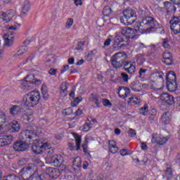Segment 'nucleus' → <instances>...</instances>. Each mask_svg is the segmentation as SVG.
Returning a JSON list of instances; mask_svg holds the SVG:
<instances>
[{"instance_id": "nucleus-1", "label": "nucleus", "mask_w": 180, "mask_h": 180, "mask_svg": "<svg viewBox=\"0 0 180 180\" xmlns=\"http://www.w3.org/2000/svg\"><path fill=\"white\" fill-rule=\"evenodd\" d=\"M157 25V21L152 17H146L142 19V22H136L134 25V29L126 27L122 28L119 32L116 34L115 43L119 46L120 43L131 39L137 40L140 37V34L144 33H150L151 29H154Z\"/></svg>"}, {"instance_id": "nucleus-2", "label": "nucleus", "mask_w": 180, "mask_h": 180, "mask_svg": "<svg viewBox=\"0 0 180 180\" xmlns=\"http://www.w3.org/2000/svg\"><path fill=\"white\" fill-rule=\"evenodd\" d=\"M38 138L37 133L29 129L21 131L20 134V139H29L30 143H33L32 150L34 154H41L43 151L50 148V144L40 142L37 140Z\"/></svg>"}, {"instance_id": "nucleus-3", "label": "nucleus", "mask_w": 180, "mask_h": 180, "mask_svg": "<svg viewBox=\"0 0 180 180\" xmlns=\"http://www.w3.org/2000/svg\"><path fill=\"white\" fill-rule=\"evenodd\" d=\"M41 99V96L40 95V91L33 90L25 95L22 103L23 105L27 106V108H34V106L39 105Z\"/></svg>"}, {"instance_id": "nucleus-4", "label": "nucleus", "mask_w": 180, "mask_h": 180, "mask_svg": "<svg viewBox=\"0 0 180 180\" xmlns=\"http://www.w3.org/2000/svg\"><path fill=\"white\" fill-rule=\"evenodd\" d=\"M137 20L136 11L131 8L123 11V16L120 18V22L123 25H133Z\"/></svg>"}, {"instance_id": "nucleus-5", "label": "nucleus", "mask_w": 180, "mask_h": 180, "mask_svg": "<svg viewBox=\"0 0 180 180\" xmlns=\"http://www.w3.org/2000/svg\"><path fill=\"white\" fill-rule=\"evenodd\" d=\"M48 154V161L49 164H53L54 167H61L64 159L60 155H54V149L49 145V148H46Z\"/></svg>"}, {"instance_id": "nucleus-6", "label": "nucleus", "mask_w": 180, "mask_h": 180, "mask_svg": "<svg viewBox=\"0 0 180 180\" xmlns=\"http://www.w3.org/2000/svg\"><path fill=\"white\" fill-rule=\"evenodd\" d=\"M167 87L170 92H175L176 91V75L175 72L171 71L166 75Z\"/></svg>"}, {"instance_id": "nucleus-7", "label": "nucleus", "mask_w": 180, "mask_h": 180, "mask_svg": "<svg viewBox=\"0 0 180 180\" xmlns=\"http://www.w3.org/2000/svg\"><path fill=\"white\" fill-rule=\"evenodd\" d=\"M36 171H37V167L34 165H31L30 166L22 168L20 172V176L24 180H29Z\"/></svg>"}, {"instance_id": "nucleus-8", "label": "nucleus", "mask_w": 180, "mask_h": 180, "mask_svg": "<svg viewBox=\"0 0 180 180\" xmlns=\"http://www.w3.org/2000/svg\"><path fill=\"white\" fill-rule=\"evenodd\" d=\"M170 29L174 33L178 34L180 33V18L177 17H173L170 20Z\"/></svg>"}, {"instance_id": "nucleus-9", "label": "nucleus", "mask_w": 180, "mask_h": 180, "mask_svg": "<svg viewBox=\"0 0 180 180\" xmlns=\"http://www.w3.org/2000/svg\"><path fill=\"white\" fill-rule=\"evenodd\" d=\"M30 142H25L23 141H18L13 145L15 151H26L30 147Z\"/></svg>"}, {"instance_id": "nucleus-10", "label": "nucleus", "mask_w": 180, "mask_h": 180, "mask_svg": "<svg viewBox=\"0 0 180 180\" xmlns=\"http://www.w3.org/2000/svg\"><path fill=\"white\" fill-rule=\"evenodd\" d=\"M169 140V136L154 134L152 136V143H157L160 146L165 144Z\"/></svg>"}, {"instance_id": "nucleus-11", "label": "nucleus", "mask_w": 180, "mask_h": 180, "mask_svg": "<svg viewBox=\"0 0 180 180\" xmlns=\"http://www.w3.org/2000/svg\"><path fill=\"white\" fill-rule=\"evenodd\" d=\"M6 129L9 133H18L20 130V124L14 120L6 125Z\"/></svg>"}, {"instance_id": "nucleus-12", "label": "nucleus", "mask_w": 180, "mask_h": 180, "mask_svg": "<svg viewBox=\"0 0 180 180\" xmlns=\"http://www.w3.org/2000/svg\"><path fill=\"white\" fill-rule=\"evenodd\" d=\"M4 47H12L15 41L13 34L6 33L3 36Z\"/></svg>"}, {"instance_id": "nucleus-13", "label": "nucleus", "mask_w": 180, "mask_h": 180, "mask_svg": "<svg viewBox=\"0 0 180 180\" xmlns=\"http://www.w3.org/2000/svg\"><path fill=\"white\" fill-rule=\"evenodd\" d=\"M13 141V137L11 135L1 134L0 135V147H5V146H9L12 144Z\"/></svg>"}, {"instance_id": "nucleus-14", "label": "nucleus", "mask_w": 180, "mask_h": 180, "mask_svg": "<svg viewBox=\"0 0 180 180\" xmlns=\"http://www.w3.org/2000/svg\"><path fill=\"white\" fill-rule=\"evenodd\" d=\"M30 1L27 0H24L21 4H20V8H21V11L20 13L22 16H26L27 15V13H29V11H30Z\"/></svg>"}, {"instance_id": "nucleus-15", "label": "nucleus", "mask_w": 180, "mask_h": 180, "mask_svg": "<svg viewBox=\"0 0 180 180\" xmlns=\"http://www.w3.org/2000/svg\"><path fill=\"white\" fill-rule=\"evenodd\" d=\"M10 115L14 117L19 116L23 112V108L21 105H13L9 109Z\"/></svg>"}, {"instance_id": "nucleus-16", "label": "nucleus", "mask_w": 180, "mask_h": 180, "mask_svg": "<svg viewBox=\"0 0 180 180\" xmlns=\"http://www.w3.org/2000/svg\"><path fill=\"white\" fill-rule=\"evenodd\" d=\"M23 79L30 85H32V84L34 85H40V84H41V80L37 79L33 74L27 75Z\"/></svg>"}, {"instance_id": "nucleus-17", "label": "nucleus", "mask_w": 180, "mask_h": 180, "mask_svg": "<svg viewBox=\"0 0 180 180\" xmlns=\"http://www.w3.org/2000/svg\"><path fill=\"white\" fill-rule=\"evenodd\" d=\"M21 120L24 122V123L33 122V110L30 109L27 110L25 113H24L21 117Z\"/></svg>"}, {"instance_id": "nucleus-18", "label": "nucleus", "mask_w": 180, "mask_h": 180, "mask_svg": "<svg viewBox=\"0 0 180 180\" xmlns=\"http://www.w3.org/2000/svg\"><path fill=\"white\" fill-rule=\"evenodd\" d=\"M160 101L167 105H172L174 103V96L169 94L165 93L160 96Z\"/></svg>"}, {"instance_id": "nucleus-19", "label": "nucleus", "mask_w": 180, "mask_h": 180, "mask_svg": "<svg viewBox=\"0 0 180 180\" xmlns=\"http://www.w3.org/2000/svg\"><path fill=\"white\" fill-rule=\"evenodd\" d=\"M20 89L24 93L28 92V91L33 89V86L23 79L20 81Z\"/></svg>"}, {"instance_id": "nucleus-20", "label": "nucleus", "mask_w": 180, "mask_h": 180, "mask_svg": "<svg viewBox=\"0 0 180 180\" xmlns=\"http://www.w3.org/2000/svg\"><path fill=\"white\" fill-rule=\"evenodd\" d=\"M124 70L128 74H134L136 72V63L127 62L124 65Z\"/></svg>"}, {"instance_id": "nucleus-21", "label": "nucleus", "mask_w": 180, "mask_h": 180, "mask_svg": "<svg viewBox=\"0 0 180 180\" xmlns=\"http://www.w3.org/2000/svg\"><path fill=\"white\" fill-rule=\"evenodd\" d=\"M46 174L50 176V178H53V179H56L60 176V172L58 169L53 167H49L46 169Z\"/></svg>"}, {"instance_id": "nucleus-22", "label": "nucleus", "mask_w": 180, "mask_h": 180, "mask_svg": "<svg viewBox=\"0 0 180 180\" xmlns=\"http://www.w3.org/2000/svg\"><path fill=\"white\" fill-rule=\"evenodd\" d=\"M118 95L120 98H123L124 99L127 98L130 95V89L124 86L120 87Z\"/></svg>"}, {"instance_id": "nucleus-23", "label": "nucleus", "mask_w": 180, "mask_h": 180, "mask_svg": "<svg viewBox=\"0 0 180 180\" xmlns=\"http://www.w3.org/2000/svg\"><path fill=\"white\" fill-rule=\"evenodd\" d=\"M127 58V55L124 52H119L114 55L112 60H115L116 61L124 63Z\"/></svg>"}, {"instance_id": "nucleus-24", "label": "nucleus", "mask_w": 180, "mask_h": 180, "mask_svg": "<svg viewBox=\"0 0 180 180\" xmlns=\"http://www.w3.org/2000/svg\"><path fill=\"white\" fill-rule=\"evenodd\" d=\"M108 148L109 152L112 153V154H116L119 151V147H117V143L116 141L112 140L108 142Z\"/></svg>"}, {"instance_id": "nucleus-25", "label": "nucleus", "mask_w": 180, "mask_h": 180, "mask_svg": "<svg viewBox=\"0 0 180 180\" xmlns=\"http://www.w3.org/2000/svg\"><path fill=\"white\" fill-rule=\"evenodd\" d=\"M130 88L134 92H140L141 91V83L139 81H135L131 83Z\"/></svg>"}, {"instance_id": "nucleus-26", "label": "nucleus", "mask_w": 180, "mask_h": 180, "mask_svg": "<svg viewBox=\"0 0 180 180\" xmlns=\"http://www.w3.org/2000/svg\"><path fill=\"white\" fill-rule=\"evenodd\" d=\"M72 136L75 140L76 143V151H78L81 148V142L82 141V139H81V136L77 135L76 133H73Z\"/></svg>"}, {"instance_id": "nucleus-27", "label": "nucleus", "mask_w": 180, "mask_h": 180, "mask_svg": "<svg viewBox=\"0 0 180 180\" xmlns=\"http://www.w3.org/2000/svg\"><path fill=\"white\" fill-rule=\"evenodd\" d=\"M162 75L164 73L162 72H154L150 75V79L153 81H157V79H160V81H163Z\"/></svg>"}, {"instance_id": "nucleus-28", "label": "nucleus", "mask_w": 180, "mask_h": 180, "mask_svg": "<svg viewBox=\"0 0 180 180\" xmlns=\"http://www.w3.org/2000/svg\"><path fill=\"white\" fill-rule=\"evenodd\" d=\"M161 121L164 124H168L171 122V113L165 112L162 115Z\"/></svg>"}, {"instance_id": "nucleus-29", "label": "nucleus", "mask_w": 180, "mask_h": 180, "mask_svg": "<svg viewBox=\"0 0 180 180\" xmlns=\"http://www.w3.org/2000/svg\"><path fill=\"white\" fill-rule=\"evenodd\" d=\"M164 6L166 8L167 12H171L172 9H174V11H176V8H175V6L172 4H171V2L169 1L164 2Z\"/></svg>"}, {"instance_id": "nucleus-30", "label": "nucleus", "mask_w": 180, "mask_h": 180, "mask_svg": "<svg viewBox=\"0 0 180 180\" xmlns=\"http://www.w3.org/2000/svg\"><path fill=\"white\" fill-rule=\"evenodd\" d=\"M27 50H28L27 46H20L18 51H17V53H15V56H22V54H25V53H27Z\"/></svg>"}, {"instance_id": "nucleus-31", "label": "nucleus", "mask_w": 180, "mask_h": 180, "mask_svg": "<svg viewBox=\"0 0 180 180\" xmlns=\"http://www.w3.org/2000/svg\"><path fill=\"white\" fill-rule=\"evenodd\" d=\"M5 123H6V115L4 113L0 114V130H2Z\"/></svg>"}, {"instance_id": "nucleus-32", "label": "nucleus", "mask_w": 180, "mask_h": 180, "mask_svg": "<svg viewBox=\"0 0 180 180\" xmlns=\"http://www.w3.org/2000/svg\"><path fill=\"white\" fill-rule=\"evenodd\" d=\"M111 64L114 68H120L123 65V62L111 59Z\"/></svg>"}, {"instance_id": "nucleus-33", "label": "nucleus", "mask_w": 180, "mask_h": 180, "mask_svg": "<svg viewBox=\"0 0 180 180\" xmlns=\"http://www.w3.org/2000/svg\"><path fill=\"white\" fill-rule=\"evenodd\" d=\"M67 83L64 82L60 85V94L63 96H67Z\"/></svg>"}, {"instance_id": "nucleus-34", "label": "nucleus", "mask_w": 180, "mask_h": 180, "mask_svg": "<svg viewBox=\"0 0 180 180\" xmlns=\"http://www.w3.org/2000/svg\"><path fill=\"white\" fill-rule=\"evenodd\" d=\"M20 26H22L21 24L14 22L13 25L7 26L6 29H8V30H19V29H20Z\"/></svg>"}, {"instance_id": "nucleus-35", "label": "nucleus", "mask_w": 180, "mask_h": 180, "mask_svg": "<svg viewBox=\"0 0 180 180\" xmlns=\"http://www.w3.org/2000/svg\"><path fill=\"white\" fill-rule=\"evenodd\" d=\"M82 102V97L79 96L75 98L72 102H71V106L73 108H75L76 106H78V104Z\"/></svg>"}, {"instance_id": "nucleus-36", "label": "nucleus", "mask_w": 180, "mask_h": 180, "mask_svg": "<svg viewBox=\"0 0 180 180\" xmlns=\"http://www.w3.org/2000/svg\"><path fill=\"white\" fill-rule=\"evenodd\" d=\"M111 14L112 8H110V7L108 6H105L103 10V15H104V16H110Z\"/></svg>"}, {"instance_id": "nucleus-37", "label": "nucleus", "mask_w": 180, "mask_h": 180, "mask_svg": "<svg viewBox=\"0 0 180 180\" xmlns=\"http://www.w3.org/2000/svg\"><path fill=\"white\" fill-rule=\"evenodd\" d=\"M82 164V161L81 160V158L76 157L73 161L74 167H77V168H81Z\"/></svg>"}, {"instance_id": "nucleus-38", "label": "nucleus", "mask_w": 180, "mask_h": 180, "mask_svg": "<svg viewBox=\"0 0 180 180\" xmlns=\"http://www.w3.org/2000/svg\"><path fill=\"white\" fill-rule=\"evenodd\" d=\"M129 103H131L132 105H139V103H140V99L136 97V96H134L129 98Z\"/></svg>"}, {"instance_id": "nucleus-39", "label": "nucleus", "mask_w": 180, "mask_h": 180, "mask_svg": "<svg viewBox=\"0 0 180 180\" xmlns=\"http://www.w3.org/2000/svg\"><path fill=\"white\" fill-rule=\"evenodd\" d=\"M62 115H63V116H70V115H72V108H68L63 109L62 110Z\"/></svg>"}, {"instance_id": "nucleus-40", "label": "nucleus", "mask_w": 180, "mask_h": 180, "mask_svg": "<svg viewBox=\"0 0 180 180\" xmlns=\"http://www.w3.org/2000/svg\"><path fill=\"white\" fill-rule=\"evenodd\" d=\"M139 112H140L141 115L146 116L148 113V106L145 105L143 108L139 109Z\"/></svg>"}, {"instance_id": "nucleus-41", "label": "nucleus", "mask_w": 180, "mask_h": 180, "mask_svg": "<svg viewBox=\"0 0 180 180\" xmlns=\"http://www.w3.org/2000/svg\"><path fill=\"white\" fill-rule=\"evenodd\" d=\"M1 16L3 18L4 22H10L12 19V16L8 15L6 13H2Z\"/></svg>"}, {"instance_id": "nucleus-42", "label": "nucleus", "mask_w": 180, "mask_h": 180, "mask_svg": "<svg viewBox=\"0 0 180 180\" xmlns=\"http://www.w3.org/2000/svg\"><path fill=\"white\" fill-rule=\"evenodd\" d=\"M120 155L124 157L125 155H130L131 154V151L129 150L128 149H122L120 150Z\"/></svg>"}, {"instance_id": "nucleus-43", "label": "nucleus", "mask_w": 180, "mask_h": 180, "mask_svg": "<svg viewBox=\"0 0 180 180\" xmlns=\"http://www.w3.org/2000/svg\"><path fill=\"white\" fill-rule=\"evenodd\" d=\"M166 176L167 177V180H170L172 178V169L171 168H167L166 169Z\"/></svg>"}, {"instance_id": "nucleus-44", "label": "nucleus", "mask_w": 180, "mask_h": 180, "mask_svg": "<svg viewBox=\"0 0 180 180\" xmlns=\"http://www.w3.org/2000/svg\"><path fill=\"white\" fill-rule=\"evenodd\" d=\"M72 25H74V19L72 18H69L68 19L67 22H66V28L67 29H70Z\"/></svg>"}, {"instance_id": "nucleus-45", "label": "nucleus", "mask_w": 180, "mask_h": 180, "mask_svg": "<svg viewBox=\"0 0 180 180\" xmlns=\"http://www.w3.org/2000/svg\"><path fill=\"white\" fill-rule=\"evenodd\" d=\"M163 63L166 64V65H172V56L167 58L166 59L162 60Z\"/></svg>"}, {"instance_id": "nucleus-46", "label": "nucleus", "mask_w": 180, "mask_h": 180, "mask_svg": "<svg viewBox=\"0 0 180 180\" xmlns=\"http://www.w3.org/2000/svg\"><path fill=\"white\" fill-rule=\"evenodd\" d=\"M84 46H85V41H81L78 42L77 47L76 48V50H83Z\"/></svg>"}, {"instance_id": "nucleus-47", "label": "nucleus", "mask_w": 180, "mask_h": 180, "mask_svg": "<svg viewBox=\"0 0 180 180\" xmlns=\"http://www.w3.org/2000/svg\"><path fill=\"white\" fill-rule=\"evenodd\" d=\"M162 46H163L164 49H169V47H171V46L169 45V42L167 39H163Z\"/></svg>"}, {"instance_id": "nucleus-48", "label": "nucleus", "mask_w": 180, "mask_h": 180, "mask_svg": "<svg viewBox=\"0 0 180 180\" xmlns=\"http://www.w3.org/2000/svg\"><path fill=\"white\" fill-rule=\"evenodd\" d=\"M70 70V65H65L62 67V69L60 70V74H65Z\"/></svg>"}, {"instance_id": "nucleus-49", "label": "nucleus", "mask_w": 180, "mask_h": 180, "mask_svg": "<svg viewBox=\"0 0 180 180\" xmlns=\"http://www.w3.org/2000/svg\"><path fill=\"white\" fill-rule=\"evenodd\" d=\"M65 179L67 180H75V176H74V174L68 173L66 176H65Z\"/></svg>"}, {"instance_id": "nucleus-50", "label": "nucleus", "mask_w": 180, "mask_h": 180, "mask_svg": "<svg viewBox=\"0 0 180 180\" xmlns=\"http://www.w3.org/2000/svg\"><path fill=\"white\" fill-rule=\"evenodd\" d=\"M90 129H91V125H89V124H85L83 126L82 131L86 132V131H89Z\"/></svg>"}, {"instance_id": "nucleus-51", "label": "nucleus", "mask_w": 180, "mask_h": 180, "mask_svg": "<svg viewBox=\"0 0 180 180\" xmlns=\"http://www.w3.org/2000/svg\"><path fill=\"white\" fill-rule=\"evenodd\" d=\"M103 106H108V107H110L112 106V103H110V101L108 99H104L103 100Z\"/></svg>"}, {"instance_id": "nucleus-52", "label": "nucleus", "mask_w": 180, "mask_h": 180, "mask_svg": "<svg viewBox=\"0 0 180 180\" xmlns=\"http://www.w3.org/2000/svg\"><path fill=\"white\" fill-rule=\"evenodd\" d=\"M48 72H49V75L56 76V75H57V69L51 68V69L49 70Z\"/></svg>"}, {"instance_id": "nucleus-53", "label": "nucleus", "mask_w": 180, "mask_h": 180, "mask_svg": "<svg viewBox=\"0 0 180 180\" xmlns=\"http://www.w3.org/2000/svg\"><path fill=\"white\" fill-rule=\"evenodd\" d=\"M170 57H172V56H171V53H169V52H165L162 54V58H163L162 60H166L167 58H170Z\"/></svg>"}, {"instance_id": "nucleus-54", "label": "nucleus", "mask_w": 180, "mask_h": 180, "mask_svg": "<svg viewBox=\"0 0 180 180\" xmlns=\"http://www.w3.org/2000/svg\"><path fill=\"white\" fill-rule=\"evenodd\" d=\"M146 72H147L146 69H140L139 70V77L141 78L142 77H144Z\"/></svg>"}, {"instance_id": "nucleus-55", "label": "nucleus", "mask_w": 180, "mask_h": 180, "mask_svg": "<svg viewBox=\"0 0 180 180\" xmlns=\"http://www.w3.org/2000/svg\"><path fill=\"white\" fill-rule=\"evenodd\" d=\"M121 76L124 82H127V81H129V75H127V74L122 73Z\"/></svg>"}, {"instance_id": "nucleus-56", "label": "nucleus", "mask_w": 180, "mask_h": 180, "mask_svg": "<svg viewBox=\"0 0 180 180\" xmlns=\"http://www.w3.org/2000/svg\"><path fill=\"white\" fill-rule=\"evenodd\" d=\"M68 147L70 151H74V150H75V146L74 145V143L70 142L68 143Z\"/></svg>"}, {"instance_id": "nucleus-57", "label": "nucleus", "mask_w": 180, "mask_h": 180, "mask_svg": "<svg viewBox=\"0 0 180 180\" xmlns=\"http://www.w3.org/2000/svg\"><path fill=\"white\" fill-rule=\"evenodd\" d=\"M43 99L44 101H47L50 98V96L49 95V93L46 91L45 93H42Z\"/></svg>"}, {"instance_id": "nucleus-58", "label": "nucleus", "mask_w": 180, "mask_h": 180, "mask_svg": "<svg viewBox=\"0 0 180 180\" xmlns=\"http://www.w3.org/2000/svg\"><path fill=\"white\" fill-rule=\"evenodd\" d=\"M136 62H137V64H139V65H141V64L144 63V58H143V57L138 58L136 60Z\"/></svg>"}, {"instance_id": "nucleus-59", "label": "nucleus", "mask_w": 180, "mask_h": 180, "mask_svg": "<svg viewBox=\"0 0 180 180\" xmlns=\"http://www.w3.org/2000/svg\"><path fill=\"white\" fill-rule=\"evenodd\" d=\"M41 94L47 92V86H46L45 84H42L41 87Z\"/></svg>"}, {"instance_id": "nucleus-60", "label": "nucleus", "mask_w": 180, "mask_h": 180, "mask_svg": "<svg viewBox=\"0 0 180 180\" xmlns=\"http://www.w3.org/2000/svg\"><path fill=\"white\" fill-rule=\"evenodd\" d=\"M18 165L22 166L26 165V159H22L18 162Z\"/></svg>"}, {"instance_id": "nucleus-61", "label": "nucleus", "mask_w": 180, "mask_h": 180, "mask_svg": "<svg viewBox=\"0 0 180 180\" xmlns=\"http://www.w3.org/2000/svg\"><path fill=\"white\" fill-rule=\"evenodd\" d=\"M74 1H75V5H76V6H82V0H74Z\"/></svg>"}, {"instance_id": "nucleus-62", "label": "nucleus", "mask_w": 180, "mask_h": 180, "mask_svg": "<svg viewBox=\"0 0 180 180\" xmlns=\"http://www.w3.org/2000/svg\"><path fill=\"white\" fill-rule=\"evenodd\" d=\"M112 42V39H108L107 40H105V41L104 42V46L105 47H108V46L110 45V43Z\"/></svg>"}, {"instance_id": "nucleus-63", "label": "nucleus", "mask_w": 180, "mask_h": 180, "mask_svg": "<svg viewBox=\"0 0 180 180\" xmlns=\"http://www.w3.org/2000/svg\"><path fill=\"white\" fill-rule=\"evenodd\" d=\"M141 150H147L148 149L147 144L144 142H142L141 143Z\"/></svg>"}, {"instance_id": "nucleus-64", "label": "nucleus", "mask_w": 180, "mask_h": 180, "mask_svg": "<svg viewBox=\"0 0 180 180\" xmlns=\"http://www.w3.org/2000/svg\"><path fill=\"white\" fill-rule=\"evenodd\" d=\"M129 135L131 136V137H134V136H136V131L134 130V129H131L129 130Z\"/></svg>"}]
</instances>
